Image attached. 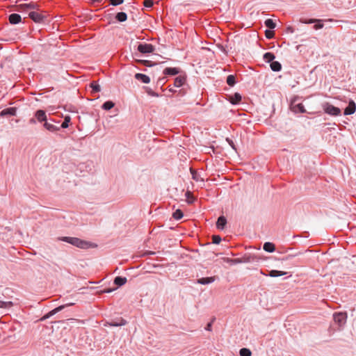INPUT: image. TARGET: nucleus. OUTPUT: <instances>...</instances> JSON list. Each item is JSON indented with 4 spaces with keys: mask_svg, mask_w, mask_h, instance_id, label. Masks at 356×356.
Listing matches in <instances>:
<instances>
[{
    "mask_svg": "<svg viewBox=\"0 0 356 356\" xmlns=\"http://www.w3.org/2000/svg\"><path fill=\"white\" fill-rule=\"evenodd\" d=\"M29 17L37 24H47L51 20L48 13L44 10H32L29 13Z\"/></svg>",
    "mask_w": 356,
    "mask_h": 356,
    "instance_id": "1",
    "label": "nucleus"
},
{
    "mask_svg": "<svg viewBox=\"0 0 356 356\" xmlns=\"http://www.w3.org/2000/svg\"><path fill=\"white\" fill-rule=\"evenodd\" d=\"M58 241H64L71 245L82 249H88L91 245L90 242L80 239L76 237L62 236L58 238Z\"/></svg>",
    "mask_w": 356,
    "mask_h": 356,
    "instance_id": "2",
    "label": "nucleus"
},
{
    "mask_svg": "<svg viewBox=\"0 0 356 356\" xmlns=\"http://www.w3.org/2000/svg\"><path fill=\"white\" fill-rule=\"evenodd\" d=\"M324 112L332 116H339L341 113L339 108L336 107L328 102H325L322 105Z\"/></svg>",
    "mask_w": 356,
    "mask_h": 356,
    "instance_id": "3",
    "label": "nucleus"
},
{
    "mask_svg": "<svg viewBox=\"0 0 356 356\" xmlns=\"http://www.w3.org/2000/svg\"><path fill=\"white\" fill-rule=\"evenodd\" d=\"M137 49L141 54H149L154 52L155 47L152 44L139 43Z\"/></svg>",
    "mask_w": 356,
    "mask_h": 356,
    "instance_id": "4",
    "label": "nucleus"
},
{
    "mask_svg": "<svg viewBox=\"0 0 356 356\" xmlns=\"http://www.w3.org/2000/svg\"><path fill=\"white\" fill-rule=\"evenodd\" d=\"M333 319L339 327H341L346 323L347 315L343 312L334 313L333 314Z\"/></svg>",
    "mask_w": 356,
    "mask_h": 356,
    "instance_id": "5",
    "label": "nucleus"
},
{
    "mask_svg": "<svg viewBox=\"0 0 356 356\" xmlns=\"http://www.w3.org/2000/svg\"><path fill=\"white\" fill-rule=\"evenodd\" d=\"M127 324V321L122 317L111 319L106 322V325L112 327H120Z\"/></svg>",
    "mask_w": 356,
    "mask_h": 356,
    "instance_id": "6",
    "label": "nucleus"
},
{
    "mask_svg": "<svg viewBox=\"0 0 356 356\" xmlns=\"http://www.w3.org/2000/svg\"><path fill=\"white\" fill-rule=\"evenodd\" d=\"M186 75L181 74L177 76L174 80V87L180 88L186 84Z\"/></svg>",
    "mask_w": 356,
    "mask_h": 356,
    "instance_id": "7",
    "label": "nucleus"
},
{
    "mask_svg": "<svg viewBox=\"0 0 356 356\" xmlns=\"http://www.w3.org/2000/svg\"><path fill=\"white\" fill-rule=\"evenodd\" d=\"M356 111V104L355 102L350 99L348 102V106L344 109L343 114L345 115H348L353 114Z\"/></svg>",
    "mask_w": 356,
    "mask_h": 356,
    "instance_id": "8",
    "label": "nucleus"
},
{
    "mask_svg": "<svg viewBox=\"0 0 356 356\" xmlns=\"http://www.w3.org/2000/svg\"><path fill=\"white\" fill-rule=\"evenodd\" d=\"M34 116L39 122H45L47 121V116L46 112L44 110H38L35 111Z\"/></svg>",
    "mask_w": 356,
    "mask_h": 356,
    "instance_id": "9",
    "label": "nucleus"
},
{
    "mask_svg": "<svg viewBox=\"0 0 356 356\" xmlns=\"http://www.w3.org/2000/svg\"><path fill=\"white\" fill-rule=\"evenodd\" d=\"M17 108L15 107H9L2 110L0 112L1 117L15 116L16 115Z\"/></svg>",
    "mask_w": 356,
    "mask_h": 356,
    "instance_id": "10",
    "label": "nucleus"
},
{
    "mask_svg": "<svg viewBox=\"0 0 356 356\" xmlns=\"http://www.w3.org/2000/svg\"><path fill=\"white\" fill-rule=\"evenodd\" d=\"M65 307H66V305H60V306H58V307H56L55 309H52L51 311L48 312L47 314H45L41 318V321H44V320H46V319L50 318L51 316H54L56 313L62 311Z\"/></svg>",
    "mask_w": 356,
    "mask_h": 356,
    "instance_id": "11",
    "label": "nucleus"
},
{
    "mask_svg": "<svg viewBox=\"0 0 356 356\" xmlns=\"http://www.w3.org/2000/svg\"><path fill=\"white\" fill-rule=\"evenodd\" d=\"M8 20L11 24H17L22 21V17L17 13H13L8 16Z\"/></svg>",
    "mask_w": 356,
    "mask_h": 356,
    "instance_id": "12",
    "label": "nucleus"
},
{
    "mask_svg": "<svg viewBox=\"0 0 356 356\" xmlns=\"http://www.w3.org/2000/svg\"><path fill=\"white\" fill-rule=\"evenodd\" d=\"M180 72V69L177 67H166L163 70V74L175 76Z\"/></svg>",
    "mask_w": 356,
    "mask_h": 356,
    "instance_id": "13",
    "label": "nucleus"
},
{
    "mask_svg": "<svg viewBox=\"0 0 356 356\" xmlns=\"http://www.w3.org/2000/svg\"><path fill=\"white\" fill-rule=\"evenodd\" d=\"M227 224V219L224 216H220L218 217L216 222V227L218 229L222 230L225 229Z\"/></svg>",
    "mask_w": 356,
    "mask_h": 356,
    "instance_id": "14",
    "label": "nucleus"
},
{
    "mask_svg": "<svg viewBox=\"0 0 356 356\" xmlns=\"http://www.w3.org/2000/svg\"><path fill=\"white\" fill-rule=\"evenodd\" d=\"M43 127L47 129L50 132H52V133H55L56 131H60V127H57L47 121H46L44 124H43Z\"/></svg>",
    "mask_w": 356,
    "mask_h": 356,
    "instance_id": "15",
    "label": "nucleus"
},
{
    "mask_svg": "<svg viewBox=\"0 0 356 356\" xmlns=\"http://www.w3.org/2000/svg\"><path fill=\"white\" fill-rule=\"evenodd\" d=\"M135 79L144 83H149L150 82V78L144 74L141 73H136L135 74Z\"/></svg>",
    "mask_w": 356,
    "mask_h": 356,
    "instance_id": "16",
    "label": "nucleus"
},
{
    "mask_svg": "<svg viewBox=\"0 0 356 356\" xmlns=\"http://www.w3.org/2000/svg\"><path fill=\"white\" fill-rule=\"evenodd\" d=\"M242 99L241 95L238 92H235L233 95L229 97V102L232 104H238Z\"/></svg>",
    "mask_w": 356,
    "mask_h": 356,
    "instance_id": "17",
    "label": "nucleus"
},
{
    "mask_svg": "<svg viewBox=\"0 0 356 356\" xmlns=\"http://www.w3.org/2000/svg\"><path fill=\"white\" fill-rule=\"evenodd\" d=\"M215 280L213 277H202L197 280V283L200 284H209L213 282Z\"/></svg>",
    "mask_w": 356,
    "mask_h": 356,
    "instance_id": "18",
    "label": "nucleus"
},
{
    "mask_svg": "<svg viewBox=\"0 0 356 356\" xmlns=\"http://www.w3.org/2000/svg\"><path fill=\"white\" fill-rule=\"evenodd\" d=\"M127 280L125 277L117 276L114 279V284L118 286H122L126 284Z\"/></svg>",
    "mask_w": 356,
    "mask_h": 356,
    "instance_id": "19",
    "label": "nucleus"
},
{
    "mask_svg": "<svg viewBox=\"0 0 356 356\" xmlns=\"http://www.w3.org/2000/svg\"><path fill=\"white\" fill-rule=\"evenodd\" d=\"M263 249L268 252H273L275 250V246L273 243L266 242L263 245Z\"/></svg>",
    "mask_w": 356,
    "mask_h": 356,
    "instance_id": "20",
    "label": "nucleus"
},
{
    "mask_svg": "<svg viewBox=\"0 0 356 356\" xmlns=\"http://www.w3.org/2000/svg\"><path fill=\"white\" fill-rule=\"evenodd\" d=\"M115 18L119 22H124L127 19V15L124 12H119L115 15Z\"/></svg>",
    "mask_w": 356,
    "mask_h": 356,
    "instance_id": "21",
    "label": "nucleus"
},
{
    "mask_svg": "<svg viewBox=\"0 0 356 356\" xmlns=\"http://www.w3.org/2000/svg\"><path fill=\"white\" fill-rule=\"evenodd\" d=\"M190 171H191V173L192 175V179L193 180H195V181H202V182L204 181V179L201 178L200 175L193 168H191Z\"/></svg>",
    "mask_w": 356,
    "mask_h": 356,
    "instance_id": "22",
    "label": "nucleus"
},
{
    "mask_svg": "<svg viewBox=\"0 0 356 356\" xmlns=\"http://www.w3.org/2000/svg\"><path fill=\"white\" fill-rule=\"evenodd\" d=\"M270 69L273 72H280L282 70V65L279 61H273L270 65Z\"/></svg>",
    "mask_w": 356,
    "mask_h": 356,
    "instance_id": "23",
    "label": "nucleus"
},
{
    "mask_svg": "<svg viewBox=\"0 0 356 356\" xmlns=\"http://www.w3.org/2000/svg\"><path fill=\"white\" fill-rule=\"evenodd\" d=\"M275 58V56L272 52H266L264 55V59L266 63H271L274 60Z\"/></svg>",
    "mask_w": 356,
    "mask_h": 356,
    "instance_id": "24",
    "label": "nucleus"
},
{
    "mask_svg": "<svg viewBox=\"0 0 356 356\" xmlns=\"http://www.w3.org/2000/svg\"><path fill=\"white\" fill-rule=\"evenodd\" d=\"M286 273L284 271H280L277 270H272L269 272L268 275L273 277H277L286 275Z\"/></svg>",
    "mask_w": 356,
    "mask_h": 356,
    "instance_id": "25",
    "label": "nucleus"
},
{
    "mask_svg": "<svg viewBox=\"0 0 356 356\" xmlns=\"http://www.w3.org/2000/svg\"><path fill=\"white\" fill-rule=\"evenodd\" d=\"M115 104L112 101H106L102 104V108L105 111H109L113 108Z\"/></svg>",
    "mask_w": 356,
    "mask_h": 356,
    "instance_id": "26",
    "label": "nucleus"
},
{
    "mask_svg": "<svg viewBox=\"0 0 356 356\" xmlns=\"http://www.w3.org/2000/svg\"><path fill=\"white\" fill-rule=\"evenodd\" d=\"M226 82H227V83L229 86H231V87L234 86L235 85V83H236V77H235V76L233 75V74L228 75L227 77Z\"/></svg>",
    "mask_w": 356,
    "mask_h": 356,
    "instance_id": "27",
    "label": "nucleus"
},
{
    "mask_svg": "<svg viewBox=\"0 0 356 356\" xmlns=\"http://www.w3.org/2000/svg\"><path fill=\"white\" fill-rule=\"evenodd\" d=\"M264 24L269 29H273L276 26V23L272 19H267L264 22Z\"/></svg>",
    "mask_w": 356,
    "mask_h": 356,
    "instance_id": "28",
    "label": "nucleus"
},
{
    "mask_svg": "<svg viewBox=\"0 0 356 356\" xmlns=\"http://www.w3.org/2000/svg\"><path fill=\"white\" fill-rule=\"evenodd\" d=\"M13 306V303L11 301L0 300V308L9 309Z\"/></svg>",
    "mask_w": 356,
    "mask_h": 356,
    "instance_id": "29",
    "label": "nucleus"
},
{
    "mask_svg": "<svg viewBox=\"0 0 356 356\" xmlns=\"http://www.w3.org/2000/svg\"><path fill=\"white\" fill-rule=\"evenodd\" d=\"M71 118L69 115H66L64 118L63 122H62L61 125L59 127L60 129H66L69 127V124L70 122Z\"/></svg>",
    "mask_w": 356,
    "mask_h": 356,
    "instance_id": "30",
    "label": "nucleus"
},
{
    "mask_svg": "<svg viewBox=\"0 0 356 356\" xmlns=\"http://www.w3.org/2000/svg\"><path fill=\"white\" fill-rule=\"evenodd\" d=\"M183 216L184 213L181 209H177L172 214V217L176 220H180Z\"/></svg>",
    "mask_w": 356,
    "mask_h": 356,
    "instance_id": "31",
    "label": "nucleus"
},
{
    "mask_svg": "<svg viewBox=\"0 0 356 356\" xmlns=\"http://www.w3.org/2000/svg\"><path fill=\"white\" fill-rule=\"evenodd\" d=\"M240 356H251L252 352L250 349L243 348L239 350Z\"/></svg>",
    "mask_w": 356,
    "mask_h": 356,
    "instance_id": "32",
    "label": "nucleus"
},
{
    "mask_svg": "<svg viewBox=\"0 0 356 356\" xmlns=\"http://www.w3.org/2000/svg\"><path fill=\"white\" fill-rule=\"evenodd\" d=\"M90 87L92 88V92H98L101 90L100 86L95 81H92L90 83Z\"/></svg>",
    "mask_w": 356,
    "mask_h": 356,
    "instance_id": "33",
    "label": "nucleus"
},
{
    "mask_svg": "<svg viewBox=\"0 0 356 356\" xmlns=\"http://www.w3.org/2000/svg\"><path fill=\"white\" fill-rule=\"evenodd\" d=\"M294 111L295 112H299L300 113H304L306 112L305 106L302 105V104H298L294 106Z\"/></svg>",
    "mask_w": 356,
    "mask_h": 356,
    "instance_id": "34",
    "label": "nucleus"
},
{
    "mask_svg": "<svg viewBox=\"0 0 356 356\" xmlns=\"http://www.w3.org/2000/svg\"><path fill=\"white\" fill-rule=\"evenodd\" d=\"M185 196L187 199V202L188 204H193L195 201V198L193 196L191 192L190 191H186V193H185Z\"/></svg>",
    "mask_w": 356,
    "mask_h": 356,
    "instance_id": "35",
    "label": "nucleus"
},
{
    "mask_svg": "<svg viewBox=\"0 0 356 356\" xmlns=\"http://www.w3.org/2000/svg\"><path fill=\"white\" fill-rule=\"evenodd\" d=\"M314 29H316V30H318V29H321L323 27V21L321 19H316V22H314Z\"/></svg>",
    "mask_w": 356,
    "mask_h": 356,
    "instance_id": "36",
    "label": "nucleus"
},
{
    "mask_svg": "<svg viewBox=\"0 0 356 356\" xmlns=\"http://www.w3.org/2000/svg\"><path fill=\"white\" fill-rule=\"evenodd\" d=\"M28 9L32 10H39V6L35 2L29 3Z\"/></svg>",
    "mask_w": 356,
    "mask_h": 356,
    "instance_id": "37",
    "label": "nucleus"
},
{
    "mask_svg": "<svg viewBox=\"0 0 356 356\" xmlns=\"http://www.w3.org/2000/svg\"><path fill=\"white\" fill-rule=\"evenodd\" d=\"M139 62L142 64H143L144 65L147 66V67H152L154 65H156L154 63H153L152 61L151 60H139Z\"/></svg>",
    "mask_w": 356,
    "mask_h": 356,
    "instance_id": "38",
    "label": "nucleus"
},
{
    "mask_svg": "<svg viewBox=\"0 0 356 356\" xmlns=\"http://www.w3.org/2000/svg\"><path fill=\"white\" fill-rule=\"evenodd\" d=\"M265 35H266V38L272 39L275 36V33H274V31H273L271 30H266Z\"/></svg>",
    "mask_w": 356,
    "mask_h": 356,
    "instance_id": "39",
    "label": "nucleus"
},
{
    "mask_svg": "<svg viewBox=\"0 0 356 356\" xmlns=\"http://www.w3.org/2000/svg\"><path fill=\"white\" fill-rule=\"evenodd\" d=\"M221 240V237L219 235H213L212 236V242L214 244H219Z\"/></svg>",
    "mask_w": 356,
    "mask_h": 356,
    "instance_id": "40",
    "label": "nucleus"
},
{
    "mask_svg": "<svg viewBox=\"0 0 356 356\" xmlns=\"http://www.w3.org/2000/svg\"><path fill=\"white\" fill-rule=\"evenodd\" d=\"M227 261L228 263H230L232 264H239V263H241L242 262V260L241 259H229V258H227Z\"/></svg>",
    "mask_w": 356,
    "mask_h": 356,
    "instance_id": "41",
    "label": "nucleus"
},
{
    "mask_svg": "<svg viewBox=\"0 0 356 356\" xmlns=\"http://www.w3.org/2000/svg\"><path fill=\"white\" fill-rule=\"evenodd\" d=\"M143 5L145 7L150 8L153 6L154 1L153 0H145L143 1Z\"/></svg>",
    "mask_w": 356,
    "mask_h": 356,
    "instance_id": "42",
    "label": "nucleus"
},
{
    "mask_svg": "<svg viewBox=\"0 0 356 356\" xmlns=\"http://www.w3.org/2000/svg\"><path fill=\"white\" fill-rule=\"evenodd\" d=\"M226 141L227 142V143L230 145V147L235 151H236V147L234 143V141L229 138H226Z\"/></svg>",
    "mask_w": 356,
    "mask_h": 356,
    "instance_id": "43",
    "label": "nucleus"
},
{
    "mask_svg": "<svg viewBox=\"0 0 356 356\" xmlns=\"http://www.w3.org/2000/svg\"><path fill=\"white\" fill-rule=\"evenodd\" d=\"M146 92L150 95V96H152V97H159V94L154 92L151 88H147L146 89Z\"/></svg>",
    "mask_w": 356,
    "mask_h": 356,
    "instance_id": "44",
    "label": "nucleus"
},
{
    "mask_svg": "<svg viewBox=\"0 0 356 356\" xmlns=\"http://www.w3.org/2000/svg\"><path fill=\"white\" fill-rule=\"evenodd\" d=\"M109 1H110V3L114 6L120 5L124 2V0H109Z\"/></svg>",
    "mask_w": 356,
    "mask_h": 356,
    "instance_id": "45",
    "label": "nucleus"
},
{
    "mask_svg": "<svg viewBox=\"0 0 356 356\" xmlns=\"http://www.w3.org/2000/svg\"><path fill=\"white\" fill-rule=\"evenodd\" d=\"M316 22V19H300V22L303 24H313Z\"/></svg>",
    "mask_w": 356,
    "mask_h": 356,
    "instance_id": "46",
    "label": "nucleus"
},
{
    "mask_svg": "<svg viewBox=\"0 0 356 356\" xmlns=\"http://www.w3.org/2000/svg\"><path fill=\"white\" fill-rule=\"evenodd\" d=\"M27 6H29V3H22V4H19L18 6V7L22 10H29Z\"/></svg>",
    "mask_w": 356,
    "mask_h": 356,
    "instance_id": "47",
    "label": "nucleus"
},
{
    "mask_svg": "<svg viewBox=\"0 0 356 356\" xmlns=\"http://www.w3.org/2000/svg\"><path fill=\"white\" fill-rule=\"evenodd\" d=\"M212 323L213 321L207 323V326L205 327V330L207 331H211L212 328Z\"/></svg>",
    "mask_w": 356,
    "mask_h": 356,
    "instance_id": "48",
    "label": "nucleus"
},
{
    "mask_svg": "<svg viewBox=\"0 0 356 356\" xmlns=\"http://www.w3.org/2000/svg\"><path fill=\"white\" fill-rule=\"evenodd\" d=\"M37 119L35 118V117L34 116L33 118H31L29 120V123L30 124H34L36 123L37 122Z\"/></svg>",
    "mask_w": 356,
    "mask_h": 356,
    "instance_id": "49",
    "label": "nucleus"
},
{
    "mask_svg": "<svg viewBox=\"0 0 356 356\" xmlns=\"http://www.w3.org/2000/svg\"><path fill=\"white\" fill-rule=\"evenodd\" d=\"M286 32L287 33H294V29L292 26H288L286 28Z\"/></svg>",
    "mask_w": 356,
    "mask_h": 356,
    "instance_id": "50",
    "label": "nucleus"
},
{
    "mask_svg": "<svg viewBox=\"0 0 356 356\" xmlns=\"http://www.w3.org/2000/svg\"><path fill=\"white\" fill-rule=\"evenodd\" d=\"M165 82V77H163V78L159 79L157 83L158 84H160V83L164 84Z\"/></svg>",
    "mask_w": 356,
    "mask_h": 356,
    "instance_id": "51",
    "label": "nucleus"
},
{
    "mask_svg": "<svg viewBox=\"0 0 356 356\" xmlns=\"http://www.w3.org/2000/svg\"><path fill=\"white\" fill-rule=\"evenodd\" d=\"M300 254V253L299 252V253H298V254H294V255L289 254V255L286 256L284 259H283V260H288V259H289L290 258H292L293 257H295V256H296V255H298V254Z\"/></svg>",
    "mask_w": 356,
    "mask_h": 356,
    "instance_id": "52",
    "label": "nucleus"
},
{
    "mask_svg": "<svg viewBox=\"0 0 356 356\" xmlns=\"http://www.w3.org/2000/svg\"><path fill=\"white\" fill-rule=\"evenodd\" d=\"M113 291H114V289H104V290L103 291V293H108L112 292Z\"/></svg>",
    "mask_w": 356,
    "mask_h": 356,
    "instance_id": "53",
    "label": "nucleus"
},
{
    "mask_svg": "<svg viewBox=\"0 0 356 356\" xmlns=\"http://www.w3.org/2000/svg\"><path fill=\"white\" fill-rule=\"evenodd\" d=\"M184 88L179 90V93L181 94V95L185 94V92H184Z\"/></svg>",
    "mask_w": 356,
    "mask_h": 356,
    "instance_id": "54",
    "label": "nucleus"
},
{
    "mask_svg": "<svg viewBox=\"0 0 356 356\" xmlns=\"http://www.w3.org/2000/svg\"><path fill=\"white\" fill-rule=\"evenodd\" d=\"M169 90H170L171 92H173V93H175V92H177V90H174L172 88H170Z\"/></svg>",
    "mask_w": 356,
    "mask_h": 356,
    "instance_id": "55",
    "label": "nucleus"
},
{
    "mask_svg": "<svg viewBox=\"0 0 356 356\" xmlns=\"http://www.w3.org/2000/svg\"><path fill=\"white\" fill-rule=\"evenodd\" d=\"M149 254H154L155 253L154 252H150Z\"/></svg>",
    "mask_w": 356,
    "mask_h": 356,
    "instance_id": "56",
    "label": "nucleus"
}]
</instances>
